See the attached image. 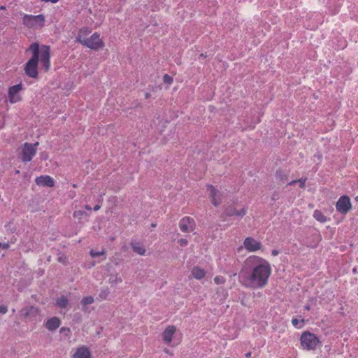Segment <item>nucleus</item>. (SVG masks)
Segmentation results:
<instances>
[{"label":"nucleus","instance_id":"obj_1","mask_svg":"<svg viewBox=\"0 0 358 358\" xmlns=\"http://www.w3.org/2000/svg\"><path fill=\"white\" fill-rule=\"evenodd\" d=\"M248 265L251 266L252 269L243 285L246 287L252 289H262L268 282L271 275L272 268L271 264L265 259L259 256L252 255L245 260Z\"/></svg>","mask_w":358,"mask_h":358},{"label":"nucleus","instance_id":"obj_2","mask_svg":"<svg viewBox=\"0 0 358 358\" xmlns=\"http://www.w3.org/2000/svg\"><path fill=\"white\" fill-rule=\"evenodd\" d=\"M27 51H31L32 57L24 65V71L27 76L36 78L38 75V64L41 62L45 71L48 72L50 68V48L46 45L39 46L36 42L32 43Z\"/></svg>","mask_w":358,"mask_h":358},{"label":"nucleus","instance_id":"obj_3","mask_svg":"<svg viewBox=\"0 0 358 358\" xmlns=\"http://www.w3.org/2000/svg\"><path fill=\"white\" fill-rule=\"evenodd\" d=\"M301 345L303 350H315L320 344V341L313 333L308 331L303 332L300 337Z\"/></svg>","mask_w":358,"mask_h":358},{"label":"nucleus","instance_id":"obj_4","mask_svg":"<svg viewBox=\"0 0 358 358\" xmlns=\"http://www.w3.org/2000/svg\"><path fill=\"white\" fill-rule=\"evenodd\" d=\"M45 17L43 14L37 15L24 14L22 24L28 29H41L45 26Z\"/></svg>","mask_w":358,"mask_h":358},{"label":"nucleus","instance_id":"obj_5","mask_svg":"<svg viewBox=\"0 0 358 358\" xmlns=\"http://www.w3.org/2000/svg\"><path fill=\"white\" fill-rule=\"evenodd\" d=\"M83 46L93 50H99L105 47V43L101 37L100 34L98 32H94L90 35L88 39L85 41Z\"/></svg>","mask_w":358,"mask_h":358},{"label":"nucleus","instance_id":"obj_6","mask_svg":"<svg viewBox=\"0 0 358 358\" xmlns=\"http://www.w3.org/2000/svg\"><path fill=\"white\" fill-rule=\"evenodd\" d=\"M39 145L38 142L34 144L25 143L22 148L21 159L23 162H29L31 161L32 158L36 153L37 146Z\"/></svg>","mask_w":358,"mask_h":358},{"label":"nucleus","instance_id":"obj_7","mask_svg":"<svg viewBox=\"0 0 358 358\" xmlns=\"http://www.w3.org/2000/svg\"><path fill=\"white\" fill-rule=\"evenodd\" d=\"M352 207L350 198L347 195L341 196L336 203V210L343 215H346Z\"/></svg>","mask_w":358,"mask_h":358},{"label":"nucleus","instance_id":"obj_8","mask_svg":"<svg viewBox=\"0 0 358 358\" xmlns=\"http://www.w3.org/2000/svg\"><path fill=\"white\" fill-rule=\"evenodd\" d=\"M22 90V85L19 83L17 85L11 86L8 90V101L10 103H15L22 100V96L20 92Z\"/></svg>","mask_w":358,"mask_h":358},{"label":"nucleus","instance_id":"obj_9","mask_svg":"<svg viewBox=\"0 0 358 358\" xmlns=\"http://www.w3.org/2000/svg\"><path fill=\"white\" fill-rule=\"evenodd\" d=\"M179 227L182 232H192L195 229L196 223L192 217L186 216L180 220Z\"/></svg>","mask_w":358,"mask_h":358},{"label":"nucleus","instance_id":"obj_10","mask_svg":"<svg viewBox=\"0 0 358 358\" xmlns=\"http://www.w3.org/2000/svg\"><path fill=\"white\" fill-rule=\"evenodd\" d=\"M244 248L250 252H255L262 248V244L260 241L255 239L252 237H247L243 241Z\"/></svg>","mask_w":358,"mask_h":358},{"label":"nucleus","instance_id":"obj_11","mask_svg":"<svg viewBox=\"0 0 358 358\" xmlns=\"http://www.w3.org/2000/svg\"><path fill=\"white\" fill-rule=\"evenodd\" d=\"M207 190L209 192V195L211 201L215 206H219L222 202V193L217 190L213 185H208L206 186Z\"/></svg>","mask_w":358,"mask_h":358},{"label":"nucleus","instance_id":"obj_12","mask_svg":"<svg viewBox=\"0 0 358 358\" xmlns=\"http://www.w3.org/2000/svg\"><path fill=\"white\" fill-rule=\"evenodd\" d=\"M176 332V327L169 325L162 334V337L165 343L169 344L173 340V335Z\"/></svg>","mask_w":358,"mask_h":358},{"label":"nucleus","instance_id":"obj_13","mask_svg":"<svg viewBox=\"0 0 358 358\" xmlns=\"http://www.w3.org/2000/svg\"><path fill=\"white\" fill-rule=\"evenodd\" d=\"M35 182L37 185L42 187H52L55 185V181L50 176H41L36 177Z\"/></svg>","mask_w":358,"mask_h":358},{"label":"nucleus","instance_id":"obj_14","mask_svg":"<svg viewBox=\"0 0 358 358\" xmlns=\"http://www.w3.org/2000/svg\"><path fill=\"white\" fill-rule=\"evenodd\" d=\"M91 29L88 27H84L80 28L78 31L76 41L83 45L85 41L90 36V34H91Z\"/></svg>","mask_w":358,"mask_h":358},{"label":"nucleus","instance_id":"obj_15","mask_svg":"<svg viewBox=\"0 0 358 358\" xmlns=\"http://www.w3.org/2000/svg\"><path fill=\"white\" fill-rule=\"evenodd\" d=\"M224 213H225L226 216H228V217H231V216L243 217L246 214V210L244 208H242L238 210L234 207L229 206L225 209Z\"/></svg>","mask_w":358,"mask_h":358},{"label":"nucleus","instance_id":"obj_16","mask_svg":"<svg viewBox=\"0 0 358 358\" xmlns=\"http://www.w3.org/2000/svg\"><path fill=\"white\" fill-rule=\"evenodd\" d=\"M191 275L194 279L201 280L205 278L206 271L199 266H194L191 269Z\"/></svg>","mask_w":358,"mask_h":358},{"label":"nucleus","instance_id":"obj_17","mask_svg":"<svg viewBox=\"0 0 358 358\" xmlns=\"http://www.w3.org/2000/svg\"><path fill=\"white\" fill-rule=\"evenodd\" d=\"M73 358H90L91 353L89 349L85 346L78 348L74 353Z\"/></svg>","mask_w":358,"mask_h":358},{"label":"nucleus","instance_id":"obj_18","mask_svg":"<svg viewBox=\"0 0 358 358\" xmlns=\"http://www.w3.org/2000/svg\"><path fill=\"white\" fill-rule=\"evenodd\" d=\"M60 323L58 317H52L46 322L45 327L50 331H54L59 327Z\"/></svg>","mask_w":358,"mask_h":358},{"label":"nucleus","instance_id":"obj_19","mask_svg":"<svg viewBox=\"0 0 358 358\" xmlns=\"http://www.w3.org/2000/svg\"><path fill=\"white\" fill-rule=\"evenodd\" d=\"M288 175L282 171H278L275 173V180L278 184H283L287 181Z\"/></svg>","mask_w":358,"mask_h":358},{"label":"nucleus","instance_id":"obj_20","mask_svg":"<svg viewBox=\"0 0 358 358\" xmlns=\"http://www.w3.org/2000/svg\"><path fill=\"white\" fill-rule=\"evenodd\" d=\"M131 248L136 254L139 255H144L145 254V249L144 247L138 243H131Z\"/></svg>","mask_w":358,"mask_h":358},{"label":"nucleus","instance_id":"obj_21","mask_svg":"<svg viewBox=\"0 0 358 358\" xmlns=\"http://www.w3.org/2000/svg\"><path fill=\"white\" fill-rule=\"evenodd\" d=\"M313 217L320 223H324L327 221V217L320 210H315L313 212Z\"/></svg>","mask_w":358,"mask_h":358},{"label":"nucleus","instance_id":"obj_22","mask_svg":"<svg viewBox=\"0 0 358 358\" xmlns=\"http://www.w3.org/2000/svg\"><path fill=\"white\" fill-rule=\"evenodd\" d=\"M68 303H69V300H68L67 297L65 296H62L61 297L57 299L56 301V305L61 308H66V306L68 305Z\"/></svg>","mask_w":358,"mask_h":358},{"label":"nucleus","instance_id":"obj_23","mask_svg":"<svg viewBox=\"0 0 358 358\" xmlns=\"http://www.w3.org/2000/svg\"><path fill=\"white\" fill-rule=\"evenodd\" d=\"M306 181V178H300L299 180H294L288 182L287 185H293L296 184V182H299L300 187L303 188L305 187Z\"/></svg>","mask_w":358,"mask_h":358},{"label":"nucleus","instance_id":"obj_24","mask_svg":"<svg viewBox=\"0 0 358 358\" xmlns=\"http://www.w3.org/2000/svg\"><path fill=\"white\" fill-rule=\"evenodd\" d=\"M213 280L216 285H224L226 282V278L222 275H216Z\"/></svg>","mask_w":358,"mask_h":358},{"label":"nucleus","instance_id":"obj_25","mask_svg":"<svg viewBox=\"0 0 358 358\" xmlns=\"http://www.w3.org/2000/svg\"><path fill=\"white\" fill-rule=\"evenodd\" d=\"M94 298L91 296H85L83 298L81 301V303L83 306L92 304L94 302Z\"/></svg>","mask_w":358,"mask_h":358},{"label":"nucleus","instance_id":"obj_26","mask_svg":"<svg viewBox=\"0 0 358 358\" xmlns=\"http://www.w3.org/2000/svg\"><path fill=\"white\" fill-rule=\"evenodd\" d=\"M34 311L37 312V310L34 307L30 306L29 308H23L22 310V313L24 316L27 317Z\"/></svg>","mask_w":358,"mask_h":358},{"label":"nucleus","instance_id":"obj_27","mask_svg":"<svg viewBox=\"0 0 358 358\" xmlns=\"http://www.w3.org/2000/svg\"><path fill=\"white\" fill-rule=\"evenodd\" d=\"M90 254L92 257H96L101 255H104L106 254L105 250H102L101 251H95L94 250H91Z\"/></svg>","mask_w":358,"mask_h":358},{"label":"nucleus","instance_id":"obj_28","mask_svg":"<svg viewBox=\"0 0 358 358\" xmlns=\"http://www.w3.org/2000/svg\"><path fill=\"white\" fill-rule=\"evenodd\" d=\"M109 280H110V282L115 283V284L121 283L122 282V278L120 276H118L117 275H116L114 277L110 278Z\"/></svg>","mask_w":358,"mask_h":358},{"label":"nucleus","instance_id":"obj_29","mask_svg":"<svg viewBox=\"0 0 358 358\" xmlns=\"http://www.w3.org/2000/svg\"><path fill=\"white\" fill-rule=\"evenodd\" d=\"M163 80L165 83H167V84H171L173 81V78L168 74H165L164 76Z\"/></svg>","mask_w":358,"mask_h":358},{"label":"nucleus","instance_id":"obj_30","mask_svg":"<svg viewBox=\"0 0 358 358\" xmlns=\"http://www.w3.org/2000/svg\"><path fill=\"white\" fill-rule=\"evenodd\" d=\"M85 214V212L84 211H82V210H76L73 213V217H76V218H78V219H81L83 217V216Z\"/></svg>","mask_w":358,"mask_h":358},{"label":"nucleus","instance_id":"obj_31","mask_svg":"<svg viewBox=\"0 0 358 358\" xmlns=\"http://www.w3.org/2000/svg\"><path fill=\"white\" fill-rule=\"evenodd\" d=\"M178 243L180 244V245L181 247H185L186 245H187L188 244V241L187 239H185V238H181L178 241Z\"/></svg>","mask_w":358,"mask_h":358},{"label":"nucleus","instance_id":"obj_32","mask_svg":"<svg viewBox=\"0 0 358 358\" xmlns=\"http://www.w3.org/2000/svg\"><path fill=\"white\" fill-rule=\"evenodd\" d=\"M8 312V308L6 306H0V313L6 314Z\"/></svg>","mask_w":358,"mask_h":358},{"label":"nucleus","instance_id":"obj_33","mask_svg":"<svg viewBox=\"0 0 358 358\" xmlns=\"http://www.w3.org/2000/svg\"><path fill=\"white\" fill-rule=\"evenodd\" d=\"M9 247H10V244L8 243H6L3 244H1L0 243V248H2L3 250H7L9 248Z\"/></svg>","mask_w":358,"mask_h":358},{"label":"nucleus","instance_id":"obj_34","mask_svg":"<svg viewBox=\"0 0 358 358\" xmlns=\"http://www.w3.org/2000/svg\"><path fill=\"white\" fill-rule=\"evenodd\" d=\"M292 325H293V326H294V327H297V325H298V324H299V320H298V319H296V318H292Z\"/></svg>","mask_w":358,"mask_h":358},{"label":"nucleus","instance_id":"obj_35","mask_svg":"<svg viewBox=\"0 0 358 358\" xmlns=\"http://www.w3.org/2000/svg\"><path fill=\"white\" fill-rule=\"evenodd\" d=\"M107 295H108V292L105 291V292H102L100 294L99 296H100L101 298H102V299H105L106 298Z\"/></svg>","mask_w":358,"mask_h":358},{"label":"nucleus","instance_id":"obj_36","mask_svg":"<svg viewBox=\"0 0 358 358\" xmlns=\"http://www.w3.org/2000/svg\"><path fill=\"white\" fill-rule=\"evenodd\" d=\"M42 2H45V3H48V2H51L52 3H56L59 1V0H41Z\"/></svg>","mask_w":358,"mask_h":358},{"label":"nucleus","instance_id":"obj_37","mask_svg":"<svg viewBox=\"0 0 358 358\" xmlns=\"http://www.w3.org/2000/svg\"><path fill=\"white\" fill-rule=\"evenodd\" d=\"M278 254H279V252H278V250H273L271 251V255H272L273 256H277Z\"/></svg>","mask_w":358,"mask_h":358},{"label":"nucleus","instance_id":"obj_38","mask_svg":"<svg viewBox=\"0 0 358 358\" xmlns=\"http://www.w3.org/2000/svg\"><path fill=\"white\" fill-rule=\"evenodd\" d=\"M100 208H101V205L97 204V205H96V206H94V208H93V209H94V210L97 211V210H99Z\"/></svg>","mask_w":358,"mask_h":358},{"label":"nucleus","instance_id":"obj_39","mask_svg":"<svg viewBox=\"0 0 358 358\" xmlns=\"http://www.w3.org/2000/svg\"><path fill=\"white\" fill-rule=\"evenodd\" d=\"M85 208L87 210H92V208L89 205H85Z\"/></svg>","mask_w":358,"mask_h":358},{"label":"nucleus","instance_id":"obj_40","mask_svg":"<svg viewBox=\"0 0 358 358\" xmlns=\"http://www.w3.org/2000/svg\"><path fill=\"white\" fill-rule=\"evenodd\" d=\"M251 355H252V352H247V353L245 355V357L249 358V357H251Z\"/></svg>","mask_w":358,"mask_h":358},{"label":"nucleus","instance_id":"obj_41","mask_svg":"<svg viewBox=\"0 0 358 358\" xmlns=\"http://www.w3.org/2000/svg\"><path fill=\"white\" fill-rule=\"evenodd\" d=\"M305 309L307 310H310V306H305Z\"/></svg>","mask_w":358,"mask_h":358},{"label":"nucleus","instance_id":"obj_42","mask_svg":"<svg viewBox=\"0 0 358 358\" xmlns=\"http://www.w3.org/2000/svg\"><path fill=\"white\" fill-rule=\"evenodd\" d=\"M200 57H206V55H205L204 54L201 53V54L200 55Z\"/></svg>","mask_w":358,"mask_h":358},{"label":"nucleus","instance_id":"obj_43","mask_svg":"<svg viewBox=\"0 0 358 358\" xmlns=\"http://www.w3.org/2000/svg\"><path fill=\"white\" fill-rule=\"evenodd\" d=\"M59 262H62V261H63V259H62V257H59Z\"/></svg>","mask_w":358,"mask_h":358},{"label":"nucleus","instance_id":"obj_44","mask_svg":"<svg viewBox=\"0 0 358 358\" xmlns=\"http://www.w3.org/2000/svg\"><path fill=\"white\" fill-rule=\"evenodd\" d=\"M59 262H62V261H63V259H62V257H59Z\"/></svg>","mask_w":358,"mask_h":358},{"label":"nucleus","instance_id":"obj_45","mask_svg":"<svg viewBox=\"0 0 358 358\" xmlns=\"http://www.w3.org/2000/svg\"><path fill=\"white\" fill-rule=\"evenodd\" d=\"M15 173L17 174V173H20V171H19L18 170H17V171H15Z\"/></svg>","mask_w":358,"mask_h":358},{"label":"nucleus","instance_id":"obj_46","mask_svg":"<svg viewBox=\"0 0 358 358\" xmlns=\"http://www.w3.org/2000/svg\"><path fill=\"white\" fill-rule=\"evenodd\" d=\"M355 199H356L357 201H358V196H357V197L355 198Z\"/></svg>","mask_w":358,"mask_h":358},{"label":"nucleus","instance_id":"obj_47","mask_svg":"<svg viewBox=\"0 0 358 358\" xmlns=\"http://www.w3.org/2000/svg\"><path fill=\"white\" fill-rule=\"evenodd\" d=\"M226 358H229V357H226Z\"/></svg>","mask_w":358,"mask_h":358}]
</instances>
